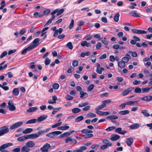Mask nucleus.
Here are the masks:
<instances>
[{
  "mask_svg": "<svg viewBox=\"0 0 152 152\" xmlns=\"http://www.w3.org/2000/svg\"><path fill=\"white\" fill-rule=\"evenodd\" d=\"M111 102V100L110 99H107L102 102V104L97 106L95 109V110H99L102 109L103 108L105 107L106 105V104L109 103Z\"/></svg>",
  "mask_w": 152,
  "mask_h": 152,
  "instance_id": "1",
  "label": "nucleus"
},
{
  "mask_svg": "<svg viewBox=\"0 0 152 152\" xmlns=\"http://www.w3.org/2000/svg\"><path fill=\"white\" fill-rule=\"evenodd\" d=\"M9 131V129L8 126H4L0 128V134L1 136L4 134L8 133Z\"/></svg>",
  "mask_w": 152,
  "mask_h": 152,
  "instance_id": "2",
  "label": "nucleus"
},
{
  "mask_svg": "<svg viewBox=\"0 0 152 152\" xmlns=\"http://www.w3.org/2000/svg\"><path fill=\"white\" fill-rule=\"evenodd\" d=\"M51 147L50 144L48 143H46L43 146L41 147L40 150L42 151L41 152H48V149Z\"/></svg>",
  "mask_w": 152,
  "mask_h": 152,
  "instance_id": "3",
  "label": "nucleus"
},
{
  "mask_svg": "<svg viewBox=\"0 0 152 152\" xmlns=\"http://www.w3.org/2000/svg\"><path fill=\"white\" fill-rule=\"evenodd\" d=\"M7 107L10 111H14L16 109L12 101L11 100L8 101Z\"/></svg>",
  "mask_w": 152,
  "mask_h": 152,
  "instance_id": "4",
  "label": "nucleus"
},
{
  "mask_svg": "<svg viewBox=\"0 0 152 152\" xmlns=\"http://www.w3.org/2000/svg\"><path fill=\"white\" fill-rule=\"evenodd\" d=\"M61 132L58 131H54L51 132L46 134V136L50 137H53L54 136L60 134Z\"/></svg>",
  "mask_w": 152,
  "mask_h": 152,
  "instance_id": "5",
  "label": "nucleus"
},
{
  "mask_svg": "<svg viewBox=\"0 0 152 152\" xmlns=\"http://www.w3.org/2000/svg\"><path fill=\"white\" fill-rule=\"evenodd\" d=\"M40 40V39L39 38H37L35 39L32 42L33 44L31 45H30L32 49L38 45L40 44V43L39 42Z\"/></svg>",
  "mask_w": 152,
  "mask_h": 152,
  "instance_id": "6",
  "label": "nucleus"
},
{
  "mask_svg": "<svg viewBox=\"0 0 152 152\" xmlns=\"http://www.w3.org/2000/svg\"><path fill=\"white\" fill-rule=\"evenodd\" d=\"M23 124V122L22 121L19 122L15 123L12 125L10 127V129H13L20 127Z\"/></svg>",
  "mask_w": 152,
  "mask_h": 152,
  "instance_id": "7",
  "label": "nucleus"
},
{
  "mask_svg": "<svg viewBox=\"0 0 152 152\" xmlns=\"http://www.w3.org/2000/svg\"><path fill=\"white\" fill-rule=\"evenodd\" d=\"M134 89L133 87H129L126 89L124 90L121 93L123 96H125L127 95L129 93L131 92Z\"/></svg>",
  "mask_w": 152,
  "mask_h": 152,
  "instance_id": "8",
  "label": "nucleus"
},
{
  "mask_svg": "<svg viewBox=\"0 0 152 152\" xmlns=\"http://www.w3.org/2000/svg\"><path fill=\"white\" fill-rule=\"evenodd\" d=\"M64 9H61L60 10H59L58 9H57L54 10L52 12V14H55L56 13L57 16H59L61 15L64 11Z\"/></svg>",
  "mask_w": 152,
  "mask_h": 152,
  "instance_id": "9",
  "label": "nucleus"
},
{
  "mask_svg": "<svg viewBox=\"0 0 152 152\" xmlns=\"http://www.w3.org/2000/svg\"><path fill=\"white\" fill-rule=\"evenodd\" d=\"M120 138L119 135L115 134H113L111 135L110 139L112 141H116L119 139Z\"/></svg>",
  "mask_w": 152,
  "mask_h": 152,
  "instance_id": "10",
  "label": "nucleus"
},
{
  "mask_svg": "<svg viewBox=\"0 0 152 152\" xmlns=\"http://www.w3.org/2000/svg\"><path fill=\"white\" fill-rule=\"evenodd\" d=\"M27 139H34L38 137V136L37 134H32L27 135Z\"/></svg>",
  "mask_w": 152,
  "mask_h": 152,
  "instance_id": "11",
  "label": "nucleus"
},
{
  "mask_svg": "<svg viewBox=\"0 0 152 152\" xmlns=\"http://www.w3.org/2000/svg\"><path fill=\"white\" fill-rule=\"evenodd\" d=\"M118 117L117 116L115 115H112L107 117L106 118L111 120V121L113 122H115V121H113V120L116 119H118Z\"/></svg>",
  "mask_w": 152,
  "mask_h": 152,
  "instance_id": "12",
  "label": "nucleus"
},
{
  "mask_svg": "<svg viewBox=\"0 0 152 152\" xmlns=\"http://www.w3.org/2000/svg\"><path fill=\"white\" fill-rule=\"evenodd\" d=\"M115 132H117L119 134L123 135L126 132V131H122V129L121 128H118L116 129L115 130Z\"/></svg>",
  "mask_w": 152,
  "mask_h": 152,
  "instance_id": "13",
  "label": "nucleus"
},
{
  "mask_svg": "<svg viewBox=\"0 0 152 152\" xmlns=\"http://www.w3.org/2000/svg\"><path fill=\"white\" fill-rule=\"evenodd\" d=\"M47 117V115H42L41 116L39 117L37 119V121L39 122H41L46 119Z\"/></svg>",
  "mask_w": 152,
  "mask_h": 152,
  "instance_id": "14",
  "label": "nucleus"
},
{
  "mask_svg": "<svg viewBox=\"0 0 152 152\" xmlns=\"http://www.w3.org/2000/svg\"><path fill=\"white\" fill-rule=\"evenodd\" d=\"M102 142L108 147L112 145V143L108 140L104 139L102 140Z\"/></svg>",
  "mask_w": 152,
  "mask_h": 152,
  "instance_id": "15",
  "label": "nucleus"
},
{
  "mask_svg": "<svg viewBox=\"0 0 152 152\" xmlns=\"http://www.w3.org/2000/svg\"><path fill=\"white\" fill-rule=\"evenodd\" d=\"M80 97L82 99H85L86 98L88 94L86 92H84L83 91H80Z\"/></svg>",
  "mask_w": 152,
  "mask_h": 152,
  "instance_id": "16",
  "label": "nucleus"
},
{
  "mask_svg": "<svg viewBox=\"0 0 152 152\" xmlns=\"http://www.w3.org/2000/svg\"><path fill=\"white\" fill-rule=\"evenodd\" d=\"M32 49L29 45L28 47L25 48L21 52V54H25L28 51H30L32 50Z\"/></svg>",
  "mask_w": 152,
  "mask_h": 152,
  "instance_id": "17",
  "label": "nucleus"
},
{
  "mask_svg": "<svg viewBox=\"0 0 152 152\" xmlns=\"http://www.w3.org/2000/svg\"><path fill=\"white\" fill-rule=\"evenodd\" d=\"M142 93L148 92L149 91L151 90L152 91V87H147L144 88H142Z\"/></svg>",
  "mask_w": 152,
  "mask_h": 152,
  "instance_id": "18",
  "label": "nucleus"
},
{
  "mask_svg": "<svg viewBox=\"0 0 152 152\" xmlns=\"http://www.w3.org/2000/svg\"><path fill=\"white\" fill-rule=\"evenodd\" d=\"M26 145L28 147H33L35 145V143L32 141H30L26 143Z\"/></svg>",
  "mask_w": 152,
  "mask_h": 152,
  "instance_id": "19",
  "label": "nucleus"
},
{
  "mask_svg": "<svg viewBox=\"0 0 152 152\" xmlns=\"http://www.w3.org/2000/svg\"><path fill=\"white\" fill-rule=\"evenodd\" d=\"M133 139L132 138H128L126 139V143L128 145L130 146L132 143Z\"/></svg>",
  "mask_w": 152,
  "mask_h": 152,
  "instance_id": "20",
  "label": "nucleus"
},
{
  "mask_svg": "<svg viewBox=\"0 0 152 152\" xmlns=\"http://www.w3.org/2000/svg\"><path fill=\"white\" fill-rule=\"evenodd\" d=\"M37 109V107H31L27 110V112L28 113L33 112L35 111Z\"/></svg>",
  "mask_w": 152,
  "mask_h": 152,
  "instance_id": "21",
  "label": "nucleus"
},
{
  "mask_svg": "<svg viewBox=\"0 0 152 152\" xmlns=\"http://www.w3.org/2000/svg\"><path fill=\"white\" fill-rule=\"evenodd\" d=\"M13 144L12 143H8L5 144H4L1 145V147L3 149H4L7 147L11 146Z\"/></svg>",
  "mask_w": 152,
  "mask_h": 152,
  "instance_id": "22",
  "label": "nucleus"
},
{
  "mask_svg": "<svg viewBox=\"0 0 152 152\" xmlns=\"http://www.w3.org/2000/svg\"><path fill=\"white\" fill-rule=\"evenodd\" d=\"M142 99L145 101H149L151 100H152V96H145L142 98Z\"/></svg>",
  "mask_w": 152,
  "mask_h": 152,
  "instance_id": "23",
  "label": "nucleus"
},
{
  "mask_svg": "<svg viewBox=\"0 0 152 152\" xmlns=\"http://www.w3.org/2000/svg\"><path fill=\"white\" fill-rule=\"evenodd\" d=\"M118 66L121 68H122L125 66V64L122 61H119L118 63Z\"/></svg>",
  "mask_w": 152,
  "mask_h": 152,
  "instance_id": "24",
  "label": "nucleus"
},
{
  "mask_svg": "<svg viewBox=\"0 0 152 152\" xmlns=\"http://www.w3.org/2000/svg\"><path fill=\"white\" fill-rule=\"evenodd\" d=\"M70 135V133L69 132H65L59 136V137L62 138L64 137V136L68 137Z\"/></svg>",
  "mask_w": 152,
  "mask_h": 152,
  "instance_id": "25",
  "label": "nucleus"
},
{
  "mask_svg": "<svg viewBox=\"0 0 152 152\" xmlns=\"http://www.w3.org/2000/svg\"><path fill=\"white\" fill-rule=\"evenodd\" d=\"M33 130L31 128H27L23 131L22 133L23 134H28L31 132Z\"/></svg>",
  "mask_w": 152,
  "mask_h": 152,
  "instance_id": "26",
  "label": "nucleus"
},
{
  "mask_svg": "<svg viewBox=\"0 0 152 152\" xmlns=\"http://www.w3.org/2000/svg\"><path fill=\"white\" fill-rule=\"evenodd\" d=\"M27 135L18 137L17 138V140L19 142L23 141L26 139H27Z\"/></svg>",
  "mask_w": 152,
  "mask_h": 152,
  "instance_id": "27",
  "label": "nucleus"
},
{
  "mask_svg": "<svg viewBox=\"0 0 152 152\" xmlns=\"http://www.w3.org/2000/svg\"><path fill=\"white\" fill-rule=\"evenodd\" d=\"M49 130V129H46L45 130H42L38 132L37 134L38 135V137L41 135H42L43 134L46 133L48 132Z\"/></svg>",
  "mask_w": 152,
  "mask_h": 152,
  "instance_id": "28",
  "label": "nucleus"
},
{
  "mask_svg": "<svg viewBox=\"0 0 152 152\" xmlns=\"http://www.w3.org/2000/svg\"><path fill=\"white\" fill-rule=\"evenodd\" d=\"M119 114L121 115H124L129 113V111L127 110L120 111L118 112Z\"/></svg>",
  "mask_w": 152,
  "mask_h": 152,
  "instance_id": "29",
  "label": "nucleus"
},
{
  "mask_svg": "<svg viewBox=\"0 0 152 152\" xmlns=\"http://www.w3.org/2000/svg\"><path fill=\"white\" fill-rule=\"evenodd\" d=\"M12 93L15 96H17L19 94V90L18 88H15L13 90Z\"/></svg>",
  "mask_w": 152,
  "mask_h": 152,
  "instance_id": "30",
  "label": "nucleus"
},
{
  "mask_svg": "<svg viewBox=\"0 0 152 152\" xmlns=\"http://www.w3.org/2000/svg\"><path fill=\"white\" fill-rule=\"evenodd\" d=\"M137 11H132L129 13V14L132 16L135 17H140V16L136 13Z\"/></svg>",
  "mask_w": 152,
  "mask_h": 152,
  "instance_id": "31",
  "label": "nucleus"
},
{
  "mask_svg": "<svg viewBox=\"0 0 152 152\" xmlns=\"http://www.w3.org/2000/svg\"><path fill=\"white\" fill-rule=\"evenodd\" d=\"M139 126V125L138 124H134L131 125L130 128L132 129H134L138 128Z\"/></svg>",
  "mask_w": 152,
  "mask_h": 152,
  "instance_id": "32",
  "label": "nucleus"
},
{
  "mask_svg": "<svg viewBox=\"0 0 152 152\" xmlns=\"http://www.w3.org/2000/svg\"><path fill=\"white\" fill-rule=\"evenodd\" d=\"M21 151L24 152H29L30 149L26 146L23 147L21 148Z\"/></svg>",
  "mask_w": 152,
  "mask_h": 152,
  "instance_id": "33",
  "label": "nucleus"
},
{
  "mask_svg": "<svg viewBox=\"0 0 152 152\" xmlns=\"http://www.w3.org/2000/svg\"><path fill=\"white\" fill-rule=\"evenodd\" d=\"M96 116V114L91 112H89L86 115V117L87 118L95 117Z\"/></svg>",
  "mask_w": 152,
  "mask_h": 152,
  "instance_id": "34",
  "label": "nucleus"
},
{
  "mask_svg": "<svg viewBox=\"0 0 152 152\" xmlns=\"http://www.w3.org/2000/svg\"><path fill=\"white\" fill-rule=\"evenodd\" d=\"M37 121V119H31L27 121L26 122V124H33L36 123Z\"/></svg>",
  "mask_w": 152,
  "mask_h": 152,
  "instance_id": "35",
  "label": "nucleus"
},
{
  "mask_svg": "<svg viewBox=\"0 0 152 152\" xmlns=\"http://www.w3.org/2000/svg\"><path fill=\"white\" fill-rule=\"evenodd\" d=\"M120 16L119 13H117L115 16L114 18V20L115 22H117L119 20V18Z\"/></svg>",
  "mask_w": 152,
  "mask_h": 152,
  "instance_id": "36",
  "label": "nucleus"
},
{
  "mask_svg": "<svg viewBox=\"0 0 152 152\" xmlns=\"http://www.w3.org/2000/svg\"><path fill=\"white\" fill-rule=\"evenodd\" d=\"M148 111L147 110H145L142 111L141 113L146 117H149L150 116V114L148 113Z\"/></svg>",
  "mask_w": 152,
  "mask_h": 152,
  "instance_id": "37",
  "label": "nucleus"
},
{
  "mask_svg": "<svg viewBox=\"0 0 152 152\" xmlns=\"http://www.w3.org/2000/svg\"><path fill=\"white\" fill-rule=\"evenodd\" d=\"M134 91L136 93H140L142 92V88L141 89L139 87H137L135 88Z\"/></svg>",
  "mask_w": 152,
  "mask_h": 152,
  "instance_id": "38",
  "label": "nucleus"
},
{
  "mask_svg": "<svg viewBox=\"0 0 152 152\" xmlns=\"http://www.w3.org/2000/svg\"><path fill=\"white\" fill-rule=\"evenodd\" d=\"M131 58H127L125 57H123L122 58L121 60L124 63H127L129 62V60Z\"/></svg>",
  "mask_w": 152,
  "mask_h": 152,
  "instance_id": "39",
  "label": "nucleus"
},
{
  "mask_svg": "<svg viewBox=\"0 0 152 152\" xmlns=\"http://www.w3.org/2000/svg\"><path fill=\"white\" fill-rule=\"evenodd\" d=\"M69 128V126H61L59 127H58L57 128V129L58 130H66Z\"/></svg>",
  "mask_w": 152,
  "mask_h": 152,
  "instance_id": "40",
  "label": "nucleus"
},
{
  "mask_svg": "<svg viewBox=\"0 0 152 152\" xmlns=\"http://www.w3.org/2000/svg\"><path fill=\"white\" fill-rule=\"evenodd\" d=\"M83 118L84 117L83 116H79L75 119V121L76 122H78L83 120Z\"/></svg>",
  "mask_w": 152,
  "mask_h": 152,
  "instance_id": "41",
  "label": "nucleus"
},
{
  "mask_svg": "<svg viewBox=\"0 0 152 152\" xmlns=\"http://www.w3.org/2000/svg\"><path fill=\"white\" fill-rule=\"evenodd\" d=\"M72 111L73 113H76L80 112L81 110L79 108H75L72 109Z\"/></svg>",
  "mask_w": 152,
  "mask_h": 152,
  "instance_id": "42",
  "label": "nucleus"
},
{
  "mask_svg": "<svg viewBox=\"0 0 152 152\" xmlns=\"http://www.w3.org/2000/svg\"><path fill=\"white\" fill-rule=\"evenodd\" d=\"M93 135L91 134H87L83 135V137L85 138H89L92 137Z\"/></svg>",
  "mask_w": 152,
  "mask_h": 152,
  "instance_id": "43",
  "label": "nucleus"
},
{
  "mask_svg": "<svg viewBox=\"0 0 152 152\" xmlns=\"http://www.w3.org/2000/svg\"><path fill=\"white\" fill-rule=\"evenodd\" d=\"M66 47L70 49H72L73 48V46L72 44V43L71 42H69L66 45Z\"/></svg>",
  "mask_w": 152,
  "mask_h": 152,
  "instance_id": "44",
  "label": "nucleus"
},
{
  "mask_svg": "<svg viewBox=\"0 0 152 152\" xmlns=\"http://www.w3.org/2000/svg\"><path fill=\"white\" fill-rule=\"evenodd\" d=\"M137 102H138V101H130L127 102L126 103V105H131L133 104H135V103L137 104Z\"/></svg>",
  "mask_w": 152,
  "mask_h": 152,
  "instance_id": "45",
  "label": "nucleus"
},
{
  "mask_svg": "<svg viewBox=\"0 0 152 152\" xmlns=\"http://www.w3.org/2000/svg\"><path fill=\"white\" fill-rule=\"evenodd\" d=\"M92 37V36L90 34L86 35L84 37V39L87 40H89L91 39Z\"/></svg>",
  "mask_w": 152,
  "mask_h": 152,
  "instance_id": "46",
  "label": "nucleus"
},
{
  "mask_svg": "<svg viewBox=\"0 0 152 152\" xmlns=\"http://www.w3.org/2000/svg\"><path fill=\"white\" fill-rule=\"evenodd\" d=\"M94 86L93 84H91L87 88V90L89 91H91L94 88Z\"/></svg>",
  "mask_w": 152,
  "mask_h": 152,
  "instance_id": "47",
  "label": "nucleus"
},
{
  "mask_svg": "<svg viewBox=\"0 0 152 152\" xmlns=\"http://www.w3.org/2000/svg\"><path fill=\"white\" fill-rule=\"evenodd\" d=\"M137 6V4L135 3H132L130 4L129 6V7L132 9H134L135 8L134 6Z\"/></svg>",
  "mask_w": 152,
  "mask_h": 152,
  "instance_id": "48",
  "label": "nucleus"
},
{
  "mask_svg": "<svg viewBox=\"0 0 152 152\" xmlns=\"http://www.w3.org/2000/svg\"><path fill=\"white\" fill-rule=\"evenodd\" d=\"M88 104L89 103L88 102H85L81 104H79V107H82Z\"/></svg>",
  "mask_w": 152,
  "mask_h": 152,
  "instance_id": "49",
  "label": "nucleus"
},
{
  "mask_svg": "<svg viewBox=\"0 0 152 152\" xmlns=\"http://www.w3.org/2000/svg\"><path fill=\"white\" fill-rule=\"evenodd\" d=\"M72 64L73 66L75 67L77 66L78 65V61L77 60H75L72 62Z\"/></svg>",
  "mask_w": 152,
  "mask_h": 152,
  "instance_id": "50",
  "label": "nucleus"
},
{
  "mask_svg": "<svg viewBox=\"0 0 152 152\" xmlns=\"http://www.w3.org/2000/svg\"><path fill=\"white\" fill-rule=\"evenodd\" d=\"M53 87L54 89H57L59 87V85L57 83H55L53 85Z\"/></svg>",
  "mask_w": 152,
  "mask_h": 152,
  "instance_id": "51",
  "label": "nucleus"
},
{
  "mask_svg": "<svg viewBox=\"0 0 152 152\" xmlns=\"http://www.w3.org/2000/svg\"><path fill=\"white\" fill-rule=\"evenodd\" d=\"M50 60L48 58H47L45 61V64L46 65H48L50 64Z\"/></svg>",
  "mask_w": 152,
  "mask_h": 152,
  "instance_id": "52",
  "label": "nucleus"
},
{
  "mask_svg": "<svg viewBox=\"0 0 152 152\" xmlns=\"http://www.w3.org/2000/svg\"><path fill=\"white\" fill-rule=\"evenodd\" d=\"M74 25V20L73 19L71 20V23L69 26V28L71 29L73 27Z\"/></svg>",
  "mask_w": 152,
  "mask_h": 152,
  "instance_id": "53",
  "label": "nucleus"
},
{
  "mask_svg": "<svg viewBox=\"0 0 152 152\" xmlns=\"http://www.w3.org/2000/svg\"><path fill=\"white\" fill-rule=\"evenodd\" d=\"M115 126H112L111 127H109L106 129V130L107 131H110L112 130L115 129Z\"/></svg>",
  "mask_w": 152,
  "mask_h": 152,
  "instance_id": "54",
  "label": "nucleus"
},
{
  "mask_svg": "<svg viewBox=\"0 0 152 152\" xmlns=\"http://www.w3.org/2000/svg\"><path fill=\"white\" fill-rule=\"evenodd\" d=\"M107 57V55L106 54L104 53L102 55L99 57V59H105Z\"/></svg>",
  "mask_w": 152,
  "mask_h": 152,
  "instance_id": "55",
  "label": "nucleus"
},
{
  "mask_svg": "<svg viewBox=\"0 0 152 152\" xmlns=\"http://www.w3.org/2000/svg\"><path fill=\"white\" fill-rule=\"evenodd\" d=\"M147 33V32L144 30H139L138 34H146Z\"/></svg>",
  "mask_w": 152,
  "mask_h": 152,
  "instance_id": "56",
  "label": "nucleus"
},
{
  "mask_svg": "<svg viewBox=\"0 0 152 152\" xmlns=\"http://www.w3.org/2000/svg\"><path fill=\"white\" fill-rule=\"evenodd\" d=\"M53 20L52 19H51L50 18L49 19V20H48V21L47 22V23H46V24L45 25V26H47L48 25H49L52 22V21Z\"/></svg>",
  "mask_w": 152,
  "mask_h": 152,
  "instance_id": "57",
  "label": "nucleus"
},
{
  "mask_svg": "<svg viewBox=\"0 0 152 152\" xmlns=\"http://www.w3.org/2000/svg\"><path fill=\"white\" fill-rule=\"evenodd\" d=\"M102 42L105 45H107L108 44V42L107 40L106 37H104L103 40H102Z\"/></svg>",
  "mask_w": 152,
  "mask_h": 152,
  "instance_id": "58",
  "label": "nucleus"
},
{
  "mask_svg": "<svg viewBox=\"0 0 152 152\" xmlns=\"http://www.w3.org/2000/svg\"><path fill=\"white\" fill-rule=\"evenodd\" d=\"M96 113L98 115L100 116H103V112L99 111V110H96Z\"/></svg>",
  "mask_w": 152,
  "mask_h": 152,
  "instance_id": "59",
  "label": "nucleus"
},
{
  "mask_svg": "<svg viewBox=\"0 0 152 152\" xmlns=\"http://www.w3.org/2000/svg\"><path fill=\"white\" fill-rule=\"evenodd\" d=\"M50 9H47L45 10L43 13L45 15H48L50 12Z\"/></svg>",
  "mask_w": 152,
  "mask_h": 152,
  "instance_id": "60",
  "label": "nucleus"
},
{
  "mask_svg": "<svg viewBox=\"0 0 152 152\" xmlns=\"http://www.w3.org/2000/svg\"><path fill=\"white\" fill-rule=\"evenodd\" d=\"M69 141H72V139L70 137H68L65 139V142L66 143Z\"/></svg>",
  "mask_w": 152,
  "mask_h": 152,
  "instance_id": "61",
  "label": "nucleus"
},
{
  "mask_svg": "<svg viewBox=\"0 0 152 152\" xmlns=\"http://www.w3.org/2000/svg\"><path fill=\"white\" fill-rule=\"evenodd\" d=\"M7 52L6 51H4L1 54L0 56V58H2L3 57H4L7 55Z\"/></svg>",
  "mask_w": 152,
  "mask_h": 152,
  "instance_id": "62",
  "label": "nucleus"
},
{
  "mask_svg": "<svg viewBox=\"0 0 152 152\" xmlns=\"http://www.w3.org/2000/svg\"><path fill=\"white\" fill-rule=\"evenodd\" d=\"M120 47V45H119L116 44L114 45L113 46V47L114 48L116 49L119 48Z\"/></svg>",
  "mask_w": 152,
  "mask_h": 152,
  "instance_id": "63",
  "label": "nucleus"
},
{
  "mask_svg": "<svg viewBox=\"0 0 152 152\" xmlns=\"http://www.w3.org/2000/svg\"><path fill=\"white\" fill-rule=\"evenodd\" d=\"M101 47V43L100 42H98L96 45V48L97 50H99Z\"/></svg>",
  "mask_w": 152,
  "mask_h": 152,
  "instance_id": "64",
  "label": "nucleus"
}]
</instances>
